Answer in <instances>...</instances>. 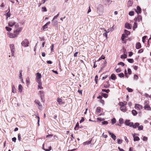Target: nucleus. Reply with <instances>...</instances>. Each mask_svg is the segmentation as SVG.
Instances as JSON below:
<instances>
[{"label":"nucleus","mask_w":151,"mask_h":151,"mask_svg":"<svg viewBox=\"0 0 151 151\" xmlns=\"http://www.w3.org/2000/svg\"><path fill=\"white\" fill-rule=\"evenodd\" d=\"M8 24L9 26L14 27L19 26L18 24L15 22L14 18L10 19L9 22Z\"/></svg>","instance_id":"obj_1"},{"label":"nucleus","mask_w":151,"mask_h":151,"mask_svg":"<svg viewBox=\"0 0 151 151\" xmlns=\"http://www.w3.org/2000/svg\"><path fill=\"white\" fill-rule=\"evenodd\" d=\"M19 27V26H18L17 27H14V33L15 34L17 37V35H19V34L22 30V27Z\"/></svg>","instance_id":"obj_2"},{"label":"nucleus","mask_w":151,"mask_h":151,"mask_svg":"<svg viewBox=\"0 0 151 151\" xmlns=\"http://www.w3.org/2000/svg\"><path fill=\"white\" fill-rule=\"evenodd\" d=\"M10 47L11 52L12 56H14L15 51V49L14 45L13 44H11L10 45Z\"/></svg>","instance_id":"obj_3"},{"label":"nucleus","mask_w":151,"mask_h":151,"mask_svg":"<svg viewBox=\"0 0 151 151\" xmlns=\"http://www.w3.org/2000/svg\"><path fill=\"white\" fill-rule=\"evenodd\" d=\"M29 42L27 39H24L21 42L22 45L24 47H26L29 46Z\"/></svg>","instance_id":"obj_4"},{"label":"nucleus","mask_w":151,"mask_h":151,"mask_svg":"<svg viewBox=\"0 0 151 151\" xmlns=\"http://www.w3.org/2000/svg\"><path fill=\"white\" fill-rule=\"evenodd\" d=\"M14 12L13 11V10H9V11L6 14V19H7L8 17H10L11 16H12L14 14Z\"/></svg>","instance_id":"obj_5"},{"label":"nucleus","mask_w":151,"mask_h":151,"mask_svg":"<svg viewBox=\"0 0 151 151\" xmlns=\"http://www.w3.org/2000/svg\"><path fill=\"white\" fill-rule=\"evenodd\" d=\"M143 108L142 106L138 104H135L134 106V108L137 110L140 111Z\"/></svg>","instance_id":"obj_6"},{"label":"nucleus","mask_w":151,"mask_h":151,"mask_svg":"<svg viewBox=\"0 0 151 151\" xmlns=\"http://www.w3.org/2000/svg\"><path fill=\"white\" fill-rule=\"evenodd\" d=\"M129 120H126L125 121V124L130 127H132L133 126V123L132 122H129Z\"/></svg>","instance_id":"obj_7"},{"label":"nucleus","mask_w":151,"mask_h":151,"mask_svg":"<svg viewBox=\"0 0 151 151\" xmlns=\"http://www.w3.org/2000/svg\"><path fill=\"white\" fill-rule=\"evenodd\" d=\"M7 34V36L10 38H13L17 37L15 34L14 33H12L9 32H8Z\"/></svg>","instance_id":"obj_8"},{"label":"nucleus","mask_w":151,"mask_h":151,"mask_svg":"<svg viewBox=\"0 0 151 151\" xmlns=\"http://www.w3.org/2000/svg\"><path fill=\"white\" fill-rule=\"evenodd\" d=\"M35 102L36 104H37L39 106L38 108L40 110L42 109V106L40 101L38 100H36L35 101Z\"/></svg>","instance_id":"obj_9"},{"label":"nucleus","mask_w":151,"mask_h":151,"mask_svg":"<svg viewBox=\"0 0 151 151\" xmlns=\"http://www.w3.org/2000/svg\"><path fill=\"white\" fill-rule=\"evenodd\" d=\"M146 103V102L145 103V106H144V108L145 109L147 110H151V108L148 104H145Z\"/></svg>","instance_id":"obj_10"},{"label":"nucleus","mask_w":151,"mask_h":151,"mask_svg":"<svg viewBox=\"0 0 151 151\" xmlns=\"http://www.w3.org/2000/svg\"><path fill=\"white\" fill-rule=\"evenodd\" d=\"M119 106H120V109L123 112H125L127 111V109H126V106H124L123 105Z\"/></svg>","instance_id":"obj_11"},{"label":"nucleus","mask_w":151,"mask_h":151,"mask_svg":"<svg viewBox=\"0 0 151 151\" xmlns=\"http://www.w3.org/2000/svg\"><path fill=\"white\" fill-rule=\"evenodd\" d=\"M103 2L104 4L107 5L110 4L111 2V1L110 0H103Z\"/></svg>","instance_id":"obj_12"},{"label":"nucleus","mask_w":151,"mask_h":151,"mask_svg":"<svg viewBox=\"0 0 151 151\" xmlns=\"http://www.w3.org/2000/svg\"><path fill=\"white\" fill-rule=\"evenodd\" d=\"M57 101L58 103V104L60 105H63L64 104V102L63 101H62V100L59 98H58L57 99Z\"/></svg>","instance_id":"obj_13"},{"label":"nucleus","mask_w":151,"mask_h":151,"mask_svg":"<svg viewBox=\"0 0 151 151\" xmlns=\"http://www.w3.org/2000/svg\"><path fill=\"white\" fill-rule=\"evenodd\" d=\"M108 132L109 135L111 136V137L114 140H115L116 137V136L114 134L111 133L109 131H108Z\"/></svg>","instance_id":"obj_14"},{"label":"nucleus","mask_w":151,"mask_h":151,"mask_svg":"<svg viewBox=\"0 0 151 151\" xmlns=\"http://www.w3.org/2000/svg\"><path fill=\"white\" fill-rule=\"evenodd\" d=\"M39 94L40 95L41 99H42L43 97L44 96V91H40L39 92Z\"/></svg>","instance_id":"obj_15"},{"label":"nucleus","mask_w":151,"mask_h":151,"mask_svg":"<svg viewBox=\"0 0 151 151\" xmlns=\"http://www.w3.org/2000/svg\"><path fill=\"white\" fill-rule=\"evenodd\" d=\"M127 104V102L126 101H124L123 102H120L119 103V105H122L126 106V105Z\"/></svg>","instance_id":"obj_16"},{"label":"nucleus","mask_w":151,"mask_h":151,"mask_svg":"<svg viewBox=\"0 0 151 151\" xmlns=\"http://www.w3.org/2000/svg\"><path fill=\"white\" fill-rule=\"evenodd\" d=\"M91 140L87 141L83 143V145H86L90 144L91 143Z\"/></svg>","instance_id":"obj_17"},{"label":"nucleus","mask_w":151,"mask_h":151,"mask_svg":"<svg viewBox=\"0 0 151 151\" xmlns=\"http://www.w3.org/2000/svg\"><path fill=\"white\" fill-rule=\"evenodd\" d=\"M141 45L139 42H138L136 44V48L137 49H139L141 47Z\"/></svg>","instance_id":"obj_18"},{"label":"nucleus","mask_w":151,"mask_h":151,"mask_svg":"<svg viewBox=\"0 0 151 151\" xmlns=\"http://www.w3.org/2000/svg\"><path fill=\"white\" fill-rule=\"evenodd\" d=\"M139 123H135L133 125V126H132L134 128H136L137 127H138L139 126Z\"/></svg>","instance_id":"obj_19"},{"label":"nucleus","mask_w":151,"mask_h":151,"mask_svg":"<svg viewBox=\"0 0 151 151\" xmlns=\"http://www.w3.org/2000/svg\"><path fill=\"white\" fill-rule=\"evenodd\" d=\"M133 137H134V141H138L139 140V138L138 137H135L134 134L133 135Z\"/></svg>","instance_id":"obj_20"},{"label":"nucleus","mask_w":151,"mask_h":151,"mask_svg":"<svg viewBox=\"0 0 151 151\" xmlns=\"http://www.w3.org/2000/svg\"><path fill=\"white\" fill-rule=\"evenodd\" d=\"M22 88H23V87H22V85L21 84L19 85V86H18V90H19V91L20 92H22Z\"/></svg>","instance_id":"obj_21"},{"label":"nucleus","mask_w":151,"mask_h":151,"mask_svg":"<svg viewBox=\"0 0 151 151\" xmlns=\"http://www.w3.org/2000/svg\"><path fill=\"white\" fill-rule=\"evenodd\" d=\"M101 108L100 107L97 108L96 111V112L98 113H100L101 111Z\"/></svg>","instance_id":"obj_22"},{"label":"nucleus","mask_w":151,"mask_h":151,"mask_svg":"<svg viewBox=\"0 0 151 151\" xmlns=\"http://www.w3.org/2000/svg\"><path fill=\"white\" fill-rule=\"evenodd\" d=\"M12 92L14 93H16V91L15 89V87L14 85H12Z\"/></svg>","instance_id":"obj_23"},{"label":"nucleus","mask_w":151,"mask_h":151,"mask_svg":"<svg viewBox=\"0 0 151 151\" xmlns=\"http://www.w3.org/2000/svg\"><path fill=\"white\" fill-rule=\"evenodd\" d=\"M44 144H43V148L44 150L46 151H50L51 150V147L50 146L49 147V148L48 149H45L44 147Z\"/></svg>","instance_id":"obj_24"},{"label":"nucleus","mask_w":151,"mask_h":151,"mask_svg":"<svg viewBox=\"0 0 151 151\" xmlns=\"http://www.w3.org/2000/svg\"><path fill=\"white\" fill-rule=\"evenodd\" d=\"M125 27L128 29H131V27L130 26V25L128 23H126L125 24Z\"/></svg>","instance_id":"obj_25"},{"label":"nucleus","mask_w":151,"mask_h":151,"mask_svg":"<svg viewBox=\"0 0 151 151\" xmlns=\"http://www.w3.org/2000/svg\"><path fill=\"white\" fill-rule=\"evenodd\" d=\"M36 78L37 79H40L41 78V75L39 73H37L36 74Z\"/></svg>","instance_id":"obj_26"},{"label":"nucleus","mask_w":151,"mask_h":151,"mask_svg":"<svg viewBox=\"0 0 151 151\" xmlns=\"http://www.w3.org/2000/svg\"><path fill=\"white\" fill-rule=\"evenodd\" d=\"M133 3V1L131 0H129L128 2V6H131Z\"/></svg>","instance_id":"obj_27"},{"label":"nucleus","mask_w":151,"mask_h":151,"mask_svg":"<svg viewBox=\"0 0 151 151\" xmlns=\"http://www.w3.org/2000/svg\"><path fill=\"white\" fill-rule=\"evenodd\" d=\"M132 114L134 116L136 115L137 114V111L135 110H133L132 111Z\"/></svg>","instance_id":"obj_28"},{"label":"nucleus","mask_w":151,"mask_h":151,"mask_svg":"<svg viewBox=\"0 0 151 151\" xmlns=\"http://www.w3.org/2000/svg\"><path fill=\"white\" fill-rule=\"evenodd\" d=\"M127 35L125 34H123L122 35V37H121V39H122V40H124V38H125V37H127Z\"/></svg>","instance_id":"obj_29"},{"label":"nucleus","mask_w":151,"mask_h":151,"mask_svg":"<svg viewBox=\"0 0 151 151\" xmlns=\"http://www.w3.org/2000/svg\"><path fill=\"white\" fill-rule=\"evenodd\" d=\"M26 83L27 85H29L30 83V79L29 77H27L26 80Z\"/></svg>","instance_id":"obj_30"},{"label":"nucleus","mask_w":151,"mask_h":151,"mask_svg":"<svg viewBox=\"0 0 151 151\" xmlns=\"http://www.w3.org/2000/svg\"><path fill=\"white\" fill-rule=\"evenodd\" d=\"M19 78L20 79H22V81H23V79L22 78V71H20L19 72Z\"/></svg>","instance_id":"obj_31"},{"label":"nucleus","mask_w":151,"mask_h":151,"mask_svg":"<svg viewBox=\"0 0 151 151\" xmlns=\"http://www.w3.org/2000/svg\"><path fill=\"white\" fill-rule=\"evenodd\" d=\"M116 76L114 74H112L111 76V79L113 80H115Z\"/></svg>","instance_id":"obj_32"},{"label":"nucleus","mask_w":151,"mask_h":151,"mask_svg":"<svg viewBox=\"0 0 151 151\" xmlns=\"http://www.w3.org/2000/svg\"><path fill=\"white\" fill-rule=\"evenodd\" d=\"M127 57V55L126 54H123L121 55V58L122 59H125Z\"/></svg>","instance_id":"obj_33"},{"label":"nucleus","mask_w":151,"mask_h":151,"mask_svg":"<svg viewBox=\"0 0 151 151\" xmlns=\"http://www.w3.org/2000/svg\"><path fill=\"white\" fill-rule=\"evenodd\" d=\"M127 60L128 62L130 63H133L134 62L133 59H127Z\"/></svg>","instance_id":"obj_34"},{"label":"nucleus","mask_w":151,"mask_h":151,"mask_svg":"<svg viewBox=\"0 0 151 151\" xmlns=\"http://www.w3.org/2000/svg\"><path fill=\"white\" fill-rule=\"evenodd\" d=\"M38 89H42L43 88L42 86V83H40V84H39L38 85Z\"/></svg>","instance_id":"obj_35"},{"label":"nucleus","mask_w":151,"mask_h":151,"mask_svg":"<svg viewBox=\"0 0 151 151\" xmlns=\"http://www.w3.org/2000/svg\"><path fill=\"white\" fill-rule=\"evenodd\" d=\"M35 80H36V81L37 82L38 84H40V83H42V82L40 80V79L35 78Z\"/></svg>","instance_id":"obj_36"},{"label":"nucleus","mask_w":151,"mask_h":151,"mask_svg":"<svg viewBox=\"0 0 151 151\" xmlns=\"http://www.w3.org/2000/svg\"><path fill=\"white\" fill-rule=\"evenodd\" d=\"M124 32L125 33V34L127 35V36H128V35H129L130 33V32L127 30H124Z\"/></svg>","instance_id":"obj_37"},{"label":"nucleus","mask_w":151,"mask_h":151,"mask_svg":"<svg viewBox=\"0 0 151 151\" xmlns=\"http://www.w3.org/2000/svg\"><path fill=\"white\" fill-rule=\"evenodd\" d=\"M143 126L142 125H140L138 127V129L139 130H141L143 129Z\"/></svg>","instance_id":"obj_38"},{"label":"nucleus","mask_w":151,"mask_h":151,"mask_svg":"<svg viewBox=\"0 0 151 151\" xmlns=\"http://www.w3.org/2000/svg\"><path fill=\"white\" fill-rule=\"evenodd\" d=\"M118 76L120 78L123 77L124 76V75L123 73L118 74Z\"/></svg>","instance_id":"obj_39"},{"label":"nucleus","mask_w":151,"mask_h":151,"mask_svg":"<svg viewBox=\"0 0 151 151\" xmlns=\"http://www.w3.org/2000/svg\"><path fill=\"white\" fill-rule=\"evenodd\" d=\"M147 37L146 36H145L144 37H143L142 38V41L143 43H144L145 42V40L146 38Z\"/></svg>","instance_id":"obj_40"},{"label":"nucleus","mask_w":151,"mask_h":151,"mask_svg":"<svg viewBox=\"0 0 151 151\" xmlns=\"http://www.w3.org/2000/svg\"><path fill=\"white\" fill-rule=\"evenodd\" d=\"M102 91H103V92H106L107 93H108L110 91V90L109 89H108L107 90L105 89H102Z\"/></svg>","instance_id":"obj_41"},{"label":"nucleus","mask_w":151,"mask_h":151,"mask_svg":"<svg viewBox=\"0 0 151 151\" xmlns=\"http://www.w3.org/2000/svg\"><path fill=\"white\" fill-rule=\"evenodd\" d=\"M106 83H107V85H104V87H105L106 88H108L109 86V84H108L109 82L108 81L106 82Z\"/></svg>","instance_id":"obj_42"},{"label":"nucleus","mask_w":151,"mask_h":151,"mask_svg":"<svg viewBox=\"0 0 151 151\" xmlns=\"http://www.w3.org/2000/svg\"><path fill=\"white\" fill-rule=\"evenodd\" d=\"M111 122L112 124H114L116 122V120L115 118H114L111 120Z\"/></svg>","instance_id":"obj_43"},{"label":"nucleus","mask_w":151,"mask_h":151,"mask_svg":"<svg viewBox=\"0 0 151 151\" xmlns=\"http://www.w3.org/2000/svg\"><path fill=\"white\" fill-rule=\"evenodd\" d=\"M52 24L53 25H56L57 24V21L56 20L54 21L53 20V21H52Z\"/></svg>","instance_id":"obj_44"},{"label":"nucleus","mask_w":151,"mask_h":151,"mask_svg":"<svg viewBox=\"0 0 151 151\" xmlns=\"http://www.w3.org/2000/svg\"><path fill=\"white\" fill-rule=\"evenodd\" d=\"M118 65H121L123 67L124 65V63L122 62H120V63H118Z\"/></svg>","instance_id":"obj_45"},{"label":"nucleus","mask_w":151,"mask_h":151,"mask_svg":"<svg viewBox=\"0 0 151 151\" xmlns=\"http://www.w3.org/2000/svg\"><path fill=\"white\" fill-rule=\"evenodd\" d=\"M144 96H145L146 98H150V95H149L147 93H145Z\"/></svg>","instance_id":"obj_46"},{"label":"nucleus","mask_w":151,"mask_h":151,"mask_svg":"<svg viewBox=\"0 0 151 151\" xmlns=\"http://www.w3.org/2000/svg\"><path fill=\"white\" fill-rule=\"evenodd\" d=\"M5 28L7 31H9L12 30V28L8 27H6Z\"/></svg>","instance_id":"obj_47"},{"label":"nucleus","mask_w":151,"mask_h":151,"mask_svg":"<svg viewBox=\"0 0 151 151\" xmlns=\"http://www.w3.org/2000/svg\"><path fill=\"white\" fill-rule=\"evenodd\" d=\"M97 119L98 120H99L100 121H102L104 120L105 119L104 118L98 117L97 118Z\"/></svg>","instance_id":"obj_48"},{"label":"nucleus","mask_w":151,"mask_h":151,"mask_svg":"<svg viewBox=\"0 0 151 151\" xmlns=\"http://www.w3.org/2000/svg\"><path fill=\"white\" fill-rule=\"evenodd\" d=\"M117 142L118 144H120L122 142V139H118L117 140Z\"/></svg>","instance_id":"obj_49"},{"label":"nucleus","mask_w":151,"mask_h":151,"mask_svg":"<svg viewBox=\"0 0 151 151\" xmlns=\"http://www.w3.org/2000/svg\"><path fill=\"white\" fill-rule=\"evenodd\" d=\"M102 124L103 125H106L108 124V122L107 121H104L102 122Z\"/></svg>","instance_id":"obj_50"},{"label":"nucleus","mask_w":151,"mask_h":151,"mask_svg":"<svg viewBox=\"0 0 151 151\" xmlns=\"http://www.w3.org/2000/svg\"><path fill=\"white\" fill-rule=\"evenodd\" d=\"M127 90L129 92H132L133 91V90L132 89L129 88H127Z\"/></svg>","instance_id":"obj_51"},{"label":"nucleus","mask_w":151,"mask_h":151,"mask_svg":"<svg viewBox=\"0 0 151 151\" xmlns=\"http://www.w3.org/2000/svg\"><path fill=\"white\" fill-rule=\"evenodd\" d=\"M99 7L97 8L98 9H103V6L101 4L99 5Z\"/></svg>","instance_id":"obj_52"},{"label":"nucleus","mask_w":151,"mask_h":151,"mask_svg":"<svg viewBox=\"0 0 151 151\" xmlns=\"http://www.w3.org/2000/svg\"><path fill=\"white\" fill-rule=\"evenodd\" d=\"M128 73L129 75H130L132 73V71L130 69L128 68Z\"/></svg>","instance_id":"obj_53"},{"label":"nucleus","mask_w":151,"mask_h":151,"mask_svg":"<svg viewBox=\"0 0 151 151\" xmlns=\"http://www.w3.org/2000/svg\"><path fill=\"white\" fill-rule=\"evenodd\" d=\"M134 12L133 11H130L129 13V15L130 16H132L134 15Z\"/></svg>","instance_id":"obj_54"},{"label":"nucleus","mask_w":151,"mask_h":151,"mask_svg":"<svg viewBox=\"0 0 151 151\" xmlns=\"http://www.w3.org/2000/svg\"><path fill=\"white\" fill-rule=\"evenodd\" d=\"M59 14H58L57 15H56V16H55L54 17H53L52 21H53V20H54L55 19H56L57 18V17H58V16L59 15Z\"/></svg>","instance_id":"obj_55"},{"label":"nucleus","mask_w":151,"mask_h":151,"mask_svg":"<svg viewBox=\"0 0 151 151\" xmlns=\"http://www.w3.org/2000/svg\"><path fill=\"white\" fill-rule=\"evenodd\" d=\"M47 28V25L46 24L44 25L43 27V29H46Z\"/></svg>","instance_id":"obj_56"},{"label":"nucleus","mask_w":151,"mask_h":151,"mask_svg":"<svg viewBox=\"0 0 151 151\" xmlns=\"http://www.w3.org/2000/svg\"><path fill=\"white\" fill-rule=\"evenodd\" d=\"M147 138L146 137H144L143 138V140L144 141H147Z\"/></svg>","instance_id":"obj_57"},{"label":"nucleus","mask_w":151,"mask_h":151,"mask_svg":"<svg viewBox=\"0 0 151 151\" xmlns=\"http://www.w3.org/2000/svg\"><path fill=\"white\" fill-rule=\"evenodd\" d=\"M135 11L137 14H139L141 13V10H135Z\"/></svg>","instance_id":"obj_58"},{"label":"nucleus","mask_w":151,"mask_h":151,"mask_svg":"<svg viewBox=\"0 0 151 151\" xmlns=\"http://www.w3.org/2000/svg\"><path fill=\"white\" fill-rule=\"evenodd\" d=\"M119 122L120 124H122L123 123V119L122 118H120L119 119Z\"/></svg>","instance_id":"obj_59"},{"label":"nucleus","mask_w":151,"mask_h":151,"mask_svg":"<svg viewBox=\"0 0 151 151\" xmlns=\"http://www.w3.org/2000/svg\"><path fill=\"white\" fill-rule=\"evenodd\" d=\"M121 71V70L120 68H118L116 69V72L117 73H119Z\"/></svg>","instance_id":"obj_60"},{"label":"nucleus","mask_w":151,"mask_h":151,"mask_svg":"<svg viewBox=\"0 0 151 151\" xmlns=\"http://www.w3.org/2000/svg\"><path fill=\"white\" fill-rule=\"evenodd\" d=\"M134 78L135 79H137L138 78V76L137 75H134Z\"/></svg>","instance_id":"obj_61"},{"label":"nucleus","mask_w":151,"mask_h":151,"mask_svg":"<svg viewBox=\"0 0 151 151\" xmlns=\"http://www.w3.org/2000/svg\"><path fill=\"white\" fill-rule=\"evenodd\" d=\"M98 79V76L96 75L95 77V80L96 82V83H97Z\"/></svg>","instance_id":"obj_62"},{"label":"nucleus","mask_w":151,"mask_h":151,"mask_svg":"<svg viewBox=\"0 0 151 151\" xmlns=\"http://www.w3.org/2000/svg\"><path fill=\"white\" fill-rule=\"evenodd\" d=\"M103 96L105 98H106L108 96V95L106 93H103Z\"/></svg>","instance_id":"obj_63"},{"label":"nucleus","mask_w":151,"mask_h":151,"mask_svg":"<svg viewBox=\"0 0 151 151\" xmlns=\"http://www.w3.org/2000/svg\"><path fill=\"white\" fill-rule=\"evenodd\" d=\"M53 136V135L52 134H50L49 135H47L46 137L47 138H50L51 137H52Z\"/></svg>","instance_id":"obj_64"}]
</instances>
